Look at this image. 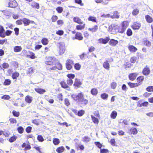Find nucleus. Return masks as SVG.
<instances>
[{"mask_svg": "<svg viewBox=\"0 0 153 153\" xmlns=\"http://www.w3.org/2000/svg\"><path fill=\"white\" fill-rule=\"evenodd\" d=\"M72 98L80 105L82 106H85L88 103V101L85 99L84 96L82 93H79L77 94H74L71 95Z\"/></svg>", "mask_w": 153, "mask_h": 153, "instance_id": "nucleus-1", "label": "nucleus"}, {"mask_svg": "<svg viewBox=\"0 0 153 153\" xmlns=\"http://www.w3.org/2000/svg\"><path fill=\"white\" fill-rule=\"evenodd\" d=\"M56 59L54 57L48 56L46 57V60L45 62L47 65L53 66L55 64Z\"/></svg>", "mask_w": 153, "mask_h": 153, "instance_id": "nucleus-2", "label": "nucleus"}, {"mask_svg": "<svg viewBox=\"0 0 153 153\" xmlns=\"http://www.w3.org/2000/svg\"><path fill=\"white\" fill-rule=\"evenodd\" d=\"M128 25V22L126 21L123 22V23L122 27L117 29V32L121 33H123L125 31Z\"/></svg>", "mask_w": 153, "mask_h": 153, "instance_id": "nucleus-3", "label": "nucleus"}, {"mask_svg": "<svg viewBox=\"0 0 153 153\" xmlns=\"http://www.w3.org/2000/svg\"><path fill=\"white\" fill-rule=\"evenodd\" d=\"M5 3H7L9 1L8 7L11 8H15L18 5V3L15 0H5Z\"/></svg>", "mask_w": 153, "mask_h": 153, "instance_id": "nucleus-4", "label": "nucleus"}, {"mask_svg": "<svg viewBox=\"0 0 153 153\" xmlns=\"http://www.w3.org/2000/svg\"><path fill=\"white\" fill-rule=\"evenodd\" d=\"M55 65L51 67H50L49 70H56L58 69L59 70H61L62 69V66L61 64L59 63H57L56 64L55 63Z\"/></svg>", "mask_w": 153, "mask_h": 153, "instance_id": "nucleus-5", "label": "nucleus"}, {"mask_svg": "<svg viewBox=\"0 0 153 153\" xmlns=\"http://www.w3.org/2000/svg\"><path fill=\"white\" fill-rule=\"evenodd\" d=\"M23 23L25 26L29 25L30 24H35V22L33 21L30 20L29 19L26 18H23Z\"/></svg>", "mask_w": 153, "mask_h": 153, "instance_id": "nucleus-6", "label": "nucleus"}, {"mask_svg": "<svg viewBox=\"0 0 153 153\" xmlns=\"http://www.w3.org/2000/svg\"><path fill=\"white\" fill-rule=\"evenodd\" d=\"M111 61L106 60L105 62H104L103 64V67L107 70H108L110 68V65L108 62H111L113 61V59H111Z\"/></svg>", "mask_w": 153, "mask_h": 153, "instance_id": "nucleus-7", "label": "nucleus"}, {"mask_svg": "<svg viewBox=\"0 0 153 153\" xmlns=\"http://www.w3.org/2000/svg\"><path fill=\"white\" fill-rule=\"evenodd\" d=\"M110 40L109 37H107L105 39L100 38L98 40V42L99 43L106 44Z\"/></svg>", "mask_w": 153, "mask_h": 153, "instance_id": "nucleus-8", "label": "nucleus"}, {"mask_svg": "<svg viewBox=\"0 0 153 153\" xmlns=\"http://www.w3.org/2000/svg\"><path fill=\"white\" fill-rule=\"evenodd\" d=\"M30 6L32 8L35 9H39L40 8L39 4L34 1L31 3Z\"/></svg>", "mask_w": 153, "mask_h": 153, "instance_id": "nucleus-9", "label": "nucleus"}, {"mask_svg": "<svg viewBox=\"0 0 153 153\" xmlns=\"http://www.w3.org/2000/svg\"><path fill=\"white\" fill-rule=\"evenodd\" d=\"M138 74V73H133L130 74L128 75L129 79L131 81L134 80L136 79Z\"/></svg>", "mask_w": 153, "mask_h": 153, "instance_id": "nucleus-10", "label": "nucleus"}, {"mask_svg": "<svg viewBox=\"0 0 153 153\" xmlns=\"http://www.w3.org/2000/svg\"><path fill=\"white\" fill-rule=\"evenodd\" d=\"M22 148H24L25 151L30 150L31 148L30 145L29 144H27L25 143H24L22 145Z\"/></svg>", "mask_w": 153, "mask_h": 153, "instance_id": "nucleus-11", "label": "nucleus"}, {"mask_svg": "<svg viewBox=\"0 0 153 153\" xmlns=\"http://www.w3.org/2000/svg\"><path fill=\"white\" fill-rule=\"evenodd\" d=\"M34 90L37 93L41 94H43L46 92L45 89L40 88H35Z\"/></svg>", "mask_w": 153, "mask_h": 153, "instance_id": "nucleus-12", "label": "nucleus"}, {"mask_svg": "<svg viewBox=\"0 0 153 153\" xmlns=\"http://www.w3.org/2000/svg\"><path fill=\"white\" fill-rule=\"evenodd\" d=\"M0 36L2 38L5 37L4 33V30L3 27L0 25Z\"/></svg>", "mask_w": 153, "mask_h": 153, "instance_id": "nucleus-13", "label": "nucleus"}, {"mask_svg": "<svg viewBox=\"0 0 153 153\" xmlns=\"http://www.w3.org/2000/svg\"><path fill=\"white\" fill-rule=\"evenodd\" d=\"M33 100V99L32 97L29 95H27L25 97V101L27 103H31L32 102Z\"/></svg>", "mask_w": 153, "mask_h": 153, "instance_id": "nucleus-14", "label": "nucleus"}, {"mask_svg": "<svg viewBox=\"0 0 153 153\" xmlns=\"http://www.w3.org/2000/svg\"><path fill=\"white\" fill-rule=\"evenodd\" d=\"M29 54L26 55V57H27L29 58L32 59H35L36 58L35 54L34 53L30 51H29Z\"/></svg>", "mask_w": 153, "mask_h": 153, "instance_id": "nucleus-15", "label": "nucleus"}, {"mask_svg": "<svg viewBox=\"0 0 153 153\" xmlns=\"http://www.w3.org/2000/svg\"><path fill=\"white\" fill-rule=\"evenodd\" d=\"M140 26V23L135 22L132 26V27L134 30H137L139 29Z\"/></svg>", "mask_w": 153, "mask_h": 153, "instance_id": "nucleus-16", "label": "nucleus"}, {"mask_svg": "<svg viewBox=\"0 0 153 153\" xmlns=\"http://www.w3.org/2000/svg\"><path fill=\"white\" fill-rule=\"evenodd\" d=\"M75 38L79 40H82L83 37L80 33H76L75 34Z\"/></svg>", "mask_w": 153, "mask_h": 153, "instance_id": "nucleus-17", "label": "nucleus"}, {"mask_svg": "<svg viewBox=\"0 0 153 153\" xmlns=\"http://www.w3.org/2000/svg\"><path fill=\"white\" fill-rule=\"evenodd\" d=\"M74 64L73 61L71 59L68 60V70H69L72 68V65Z\"/></svg>", "mask_w": 153, "mask_h": 153, "instance_id": "nucleus-18", "label": "nucleus"}, {"mask_svg": "<svg viewBox=\"0 0 153 153\" xmlns=\"http://www.w3.org/2000/svg\"><path fill=\"white\" fill-rule=\"evenodd\" d=\"M118 43V42L117 40L112 39L110 40L109 43L110 45L114 46H116Z\"/></svg>", "mask_w": 153, "mask_h": 153, "instance_id": "nucleus-19", "label": "nucleus"}, {"mask_svg": "<svg viewBox=\"0 0 153 153\" xmlns=\"http://www.w3.org/2000/svg\"><path fill=\"white\" fill-rule=\"evenodd\" d=\"M143 74L145 75H149L150 73V70L148 68H145L143 71Z\"/></svg>", "mask_w": 153, "mask_h": 153, "instance_id": "nucleus-20", "label": "nucleus"}, {"mask_svg": "<svg viewBox=\"0 0 153 153\" xmlns=\"http://www.w3.org/2000/svg\"><path fill=\"white\" fill-rule=\"evenodd\" d=\"M19 76V73L17 71H15L12 74V78L13 79H16Z\"/></svg>", "mask_w": 153, "mask_h": 153, "instance_id": "nucleus-21", "label": "nucleus"}, {"mask_svg": "<svg viewBox=\"0 0 153 153\" xmlns=\"http://www.w3.org/2000/svg\"><path fill=\"white\" fill-rule=\"evenodd\" d=\"M74 21L77 23L82 24L83 22L81 19L78 17H74L73 18Z\"/></svg>", "mask_w": 153, "mask_h": 153, "instance_id": "nucleus-22", "label": "nucleus"}, {"mask_svg": "<svg viewBox=\"0 0 153 153\" xmlns=\"http://www.w3.org/2000/svg\"><path fill=\"white\" fill-rule=\"evenodd\" d=\"M64 150V148L63 146H61L58 147L56 149V151L58 153H61L63 152Z\"/></svg>", "mask_w": 153, "mask_h": 153, "instance_id": "nucleus-23", "label": "nucleus"}, {"mask_svg": "<svg viewBox=\"0 0 153 153\" xmlns=\"http://www.w3.org/2000/svg\"><path fill=\"white\" fill-rule=\"evenodd\" d=\"M49 42L48 39L45 38H43L41 40V42L44 45H47Z\"/></svg>", "mask_w": 153, "mask_h": 153, "instance_id": "nucleus-24", "label": "nucleus"}, {"mask_svg": "<svg viewBox=\"0 0 153 153\" xmlns=\"http://www.w3.org/2000/svg\"><path fill=\"white\" fill-rule=\"evenodd\" d=\"M145 18L147 22L149 23H151L153 21L152 18L149 15H146Z\"/></svg>", "mask_w": 153, "mask_h": 153, "instance_id": "nucleus-25", "label": "nucleus"}, {"mask_svg": "<svg viewBox=\"0 0 153 153\" xmlns=\"http://www.w3.org/2000/svg\"><path fill=\"white\" fill-rule=\"evenodd\" d=\"M11 83V81L10 79H5L3 82V85H9Z\"/></svg>", "mask_w": 153, "mask_h": 153, "instance_id": "nucleus-26", "label": "nucleus"}, {"mask_svg": "<svg viewBox=\"0 0 153 153\" xmlns=\"http://www.w3.org/2000/svg\"><path fill=\"white\" fill-rule=\"evenodd\" d=\"M118 15V13L117 11H114L113 12V15L111 16H110V17H111L112 19H114L115 18H119V16Z\"/></svg>", "mask_w": 153, "mask_h": 153, "instance_id": "nucleus-27", "label": "nucleus"}, {"mask_svg": "<svg viewBox=\"0 0 153 153\" xmlns=\"http://www.w3.org/2000/svg\"><path fill=\"white\" fill-rule=\"evenodd\" d=\"M144 44L147 47H150L151 45V42L148 41L146 39H145L143 40Z\"/></svg>", "mask_w": 153, "mask_h": 153, "instance_id": "nucleus-28", "label": "nucleus"}, {"mask_svg": "<svg viewBox=\"0 0 153 153\" xmlns=\"http://www.w3.org/2000/svg\"><path fill=\"white\" fill-rule=\"evenodd\" d=\"M98 91L97 89L94 88L91 89V93L92 95L94 96H96L98 93Z\"/></svg>", "mask_w": 153, "mask_h": 153, "instance_id": "nucleus-29", "label": "nucleus"}, {"mask_svg": "<svg viewBox=\"0 0 153 153\" xmlns=\"http://www.w3.org/2000/svg\"><path fill=\"white\" fill-rule=\"evenodd\" d=\"M130 132L131 134H136L137 133V130L135 128H132L130 130Z\"/></svg>", "mask_w": 153, "mask_h": 153, "instance_id": "nucleus-30", "label": "nucleus"}, {"mask_svg": "<svg viewBox=\"0 0 153 153\" xmlns=\"http://www.w3.org/2000/svg\"><path fill=\"white\" fill-rule=\"evenodd\" d=\"M22 49V48L21 46H16L14 48V51L15 52H17L20 51Z\"/></svg>", "mask_w": 153, "mask_h": 153, "instance_id": "nucleus-31", "label": "nucleus"}, {"mask_svg": "<svg viewBox=\"0 0 153 153\" xmlns=\"http://www.w3.org/2000/svg\"><path fill=\"white\" fill-rule=\"evenodd\" d=\"M128 48L131 51L135 52L137 50L136 47L132 45L129 46Z\"/></svg>", "mask_w": 153, "mask_h": 153, "instance_id": "nucleus-32", "label": "nucleus"}, {"mask_svg": "<svg viewBox=\"0 0 153 153\" xmlns=\"http://www.w3.org/2000/svg\"><path fill=\"white\" fill-rule=\"evenodd\" d=\"M18 132L20 134H22L24 131V128L22 126H19L17 128Z\"/></svg>", "mask_w": 153, "mask_h": 153, "instance_id": "nucleus-33", "label": "nucleus"}, {"mask_svg": "<svg viewBox=\"0 0 153 153\" xmlns=\"http://www.w3.org/2000/svg\"><path fill=\"white\" fill-rule=\"evenodd\" d=\"M117 115V113L115 111H113L111 114V117L113 119L116 118Z\"/></svg>", "mask_w": 153, "mask_h": 153, "instance_id": "nucleus-34", "label": "nucleus"}, {"mask_svg": "<svg viewBox=\"0 0 153 153\" xmlns=\"http://www.w3.org/2000/svg\"><path fill=\"white\" fill-rule=\"evenodd\" d=\"M139 12L138 9L137 8H135L134 9L132 12V14L133 16H136L137 15Z\"/></svg>", "mask_w": 153, "mask_h": 153, "instance_id": "nucleus-35", "label": "nucleus"}, {"mask_svg": "<svg viewBox=\"0 0 153 153\" xmlns=\"http://www.w3.org/2000/svg\"><path fill=\"white\" fill-rule=\"evenodd\" d=\"M17 137L15 135L11 137L9 139V141L10 142L12 143L15 141L17 139Z\"/></svg>", "mask_w": 153, "mask_h": 153, "instance_id": "nucleus-36", "label": "nucleus"}, {"mask_svg": "<svg viewBox=\"0 0 153 153\" xmlns=\"http://www.w3.org/2000/svg\"><path fill=\"white\" fill-rule=\"evenodd\" d=\"M53 141L54 145H58L60 143L59 139L57 138H54L53 140Z\"/></svg>", "mask_w": 153, "mask_h": 153, "instance_id": "nucleus-37", "label": "nucleus"}, {"mask_svg": "<svg viewBox=\"0 0 153 153\" xmlns=\"http://www.w3.org/2000/svg\"><path fill=\"white\" fill-rule=\"evenodd\" d=\"M91 118H92V121L93 122L97 124L98 123V119L95 117L94 116H93L91 115Z\"/></svg>", "mask_w": 153, "mask_h": 153, "instance_id": "nucleus-38", "label": "nucleus"}, {"mask_svg": "<svg viewBox=\"0 0 153 153\" xmlns=\"http://www.w3.org/2000/svg\"><path fill=\"white\" fill-rule=\"evenodd\" d=\"M98 26L97 25H95L94 26V27L93 28H89L88 29V30L89 31H91L92 32H95L97 31V30L98 29Z\"/></svg>", "mask_w": 153, "mask_h": 153, "instance_id": "nucleus-39", "label": "nucleus"}, {"mask_svg": "<svg viewBox=\"0 0 153 153\" xmlns=\"http://www.w3.org/2000/svg\"><path fill=\"white\" fill-rule=\"evenodd\" d=\"M108 97V95L106 93L102 94L101 95V98L103 100H106Z\"/></svg>", "mask_w": 153, "mask_h": 153, "instance_id": "nucleus-40", "label": "nucleus"}, {"mask_svg": "<svg viewBox=\"0 0 153 153\" xmlns=\"http://www.w3.org/2000/svg\"><path fill=\"white\" fill-rule=\"evenodd\" d=\"M12 114L13 116L15 117H18L19 116L20 113L19 112L16 111L15 110H13L12 111Z\"/></svg>", "mask_w": 153, "mask_h": 153, "instance_id": "nucleus-41", "label": "nucleus"}, {"mask_svg": "<svg viewBox=\"0 0 153 153\" xmlns=\"http://www.w3.org/2000/svg\"><path fill=\"white\" fill-rule=\"evenodd\" d=\"M81 85V82L78 80L77 79H75V81L74 85L75 86L78 87Z\"/></svg>", "mask_w": 153, "mask_h": 153, "instance_id": "nucleus-42", "label": "nucleus"}, {"mask_svg": "<svg viewBox=\"0 0 153 153\" xmlns=\"http://www.w3.org/2000/svg\"><path fill=\"white\" fill-rule=\"evenodd\" d=\"M9 121L11 124H16L17 123L16 119L15 118H10L9 119Z\"/></svg>", "mask_w": 153, "mask_h": 153, "instance_id": "nucleus-43", "label": "nucleus"}, {"mask_svg": "<svg viewBox=\"0 0 153 153\" xmlns=\"http://www.w3.org/2000/svg\"><path fill=\"white\" fill-rule=\"evenodd\" d=\"M12 32H13L12 31L7 30L5 31V33H4L5 36H9L11 34Z\"/></svg>", "mask_w": 153, "mask_h": 153, "instance_id": "nucleus-44", "label": "nucleus"}, {"mask_svg": "<svg viewBox=\"0 0 153 153\" xmlns=\"http://www.w3.org/2000/svg\"><path fill=\"white\" fill-rule=\"evenodd\" d=\"M1 98L5 100H9L10 98V97L7 95H5L2 96Z\"/></svg>", "mask_w": 153, "mask_h": 153, "instance_id": "nucleus-45", "label": "nucleus"}, {"mask_svg": "<svg viewBox=\"0 0 153 153\" xmlns=\"http://www.w3.org/2000/svg\"><path fill=\"white\" fill-rule=\"evenodd\" d=\"M74 68L77 70H79L81 68V65L79 63H76L75 64L74 66Z\"/></svg>", "mask_w": 153, "mask_h": 153, "instance_id": "nucleus-46", "label": "nucleus"}, {"mask_svg": "<svg viewBox=\"0 0 153 153\" xmlns=\"http://www.w3.org/2000/svg\"><path fill=\"white\" fill-rule=\"evenodd\" d=\"M85 113V111L83 110H81L78 111L77 114L79 116H82Z\"/></svg>", "mask_w": 153, "mask_h": 153, "instance_id": "nucleus-47", "label": "nucleus"}, {"mask_svg": "<svg viewBox=\"0 0 153 153\" xmlns=\"http://www.w3.org/2000/svg\"><path fill=\"white\" fill-rule=\"evenodd\" d=\"M58 16L56 15H53L51 18L52 22H55L58 19Z\"/></svg>", "mask_w": 153, "mask_h": 153, "instance_id": "nucleus-48", "label": "nucleus"}, {"mask_svg": "<svg viewBox=\"0 0 153 153\" xmlns=\"http://www.w3.org/2000/svg\"><path fill=\"white\" fill-rule=\"evenodd\" d=\"M11 64L13 66L16 68L18 67V63L16 61H13L12 62Z\"/></svg>", "mask_w": 153, "mask_h": 153, "instance_id": "nucleus-49", "label": "nucleus"}, {"mask_svg": "<svg viewBox=\"0 0 153 153\" xmlns=\"http://www.w3.org/2000/svg\"><path fill=\"white\" fill-rule=\"evenodd\" d=\"M15 32V34L16 36H18L19 34V29L18 27H15L14 29Z\"/></svg>", "mask_w": 153, "mask_h": 153, "instance_id": "nucleus-50", "label": "nucleus"}, {"mask_svg": "<svg viewBox=\"0 0 153 153\" xmlns=\"http://www.w3.org/2000/svg\"><path fill=\"white\" fill-rule=\"evenodd\" d=\"M32 129V127L31 126H28L26 128L25 131L27 133H30Z\"/></svg>", "mask_w": 153, "mask_h": 153, "instance_id": "nucleus-51", "label": "nucleus"}, {"mask_svg": "<svg viewBox=\"0 0 153 153\" xmlns=\"http://www.w3.org/2000/svg\"><path fill=\"white\" fill-rule=\"evenodd\" d=\"M33 73V70L32 67L28 68L27 72V74L30 75Z\"/></svg>", "mask_w": 153, "mask_h": 153, "instance_id": "nucleus-52", "label": "nucleus"}, {"mask_svg": "<svg viewBox=\"0 0 153 153\" xmlns=\"http://www.w3.org/2000/svg\"><path fill=\"white\" fill-rule=\"evenodd\" d=\"M113 28V31H112L111 33L114 34L116 33V32H117V29H118V26L114 25V28Z\"/></svg>", "mask_w": 153, "mask_h": 153, "instance_id": "nucleus-53", "label": "nucleus"}, {"mask_svg": "<svg viewBox=\"0 0 153 153\" xmlns=\"http://www.w3.org/2000/svg\"><path fill=\"white\" fill-rule=\"evenodd\" d=\"M144 77L143 76H140L138 77L137 79V80L138 82L140 83L143 80Z\"/></svg>", "mask_w": 153, "mask_h": 153, "instance_id": "nucleus-54", "label": "nucleus"}, {"mask_svg": "<svg viewBox=\"0 0 153 153\" xmlns=\"http://www.w3.org/2000/svg\"><path fill=\"white\" fill-rule=\"evenodd\" d=\"M126 34L128 36H130L132 35V32L131 30L130 29H128L126 32Z\"/></svg>", "mask_w": 153, "mask_h": 153, "instance_id": "nucleus-55", "label": "nucleus"}, {"mask_svg": "<svg viewBox=\"0 0 153 153\" xmlns=\"http://www.w3.org/2000/svg\"><path fill=\"white\" fill-rule=\"evenodd\" d=\"M2 66L4 69H7L9 67V65L8 63L4 62L2 64Z\"/></svg>", "mask_w": 153, "mask_h": 153, "instance_id": "nucleus-56", "label": "nucleus"}, {"mask_svg": "<svg viewBox=\"0 0 153 153\" xmlns=\"http://www.w3.org/2000/svg\"><path fill=\"white\" fill-rule=\"evenodd\" d=\"M38 140L40 142H43L44 140L42 136L41 135H39L37 137Z\"/></svg>", "mask_w": 153, "mask_h": 153, "instance_id": "nucleus-57", "label": "nucleus"}, {"mask_svg": "<svg viewBox=\"0 0 153 153\" xmlns=\"http://www.w3.org/2000/svg\"><path fill=\"white\" fill-rule=\"evenodd\" d=\"M83 141L85 142H88L89 141L90 139L88 136H85L83 138Z\"/></svg>", "mask_w": 153, "mask_h": 153, "instance_id": "nucleus-58", "label": "nucleus"}, {"mask_svg": "<svg viewBox=\"0 0 153 153\" xmlns=\"http://www.w3.org/2000/svg\"><path fill=\"white\" fill-rule=\"evenodd\" d=\"M85 24L83 25H77L76 26V29L78 30H82L85 28Z\"/></svg>", "mask_w": 153, "mask_h": 153, "instance_id": "nucleus-59", "label": "nucleus"}, {"mask_svg": "<svg viewBox=\"0 0 153 153\" xmlns=\"http://www.w3.org/2000/svg\"><path fill=\"white\" fill-rule=\"evenodd\" d=\"M56 10L58 13H61L63 11V8L62 7H59L56 8Z\"/></svg>", "mask_w": 153, "mask_h": 153, "instance_id": "nucleus-60", "label": "nucleus"}, {"mask_svg": "<svg viewBox=\"0 0 153 153\" xmlns=\"http://www.w3.org/2000/svg\"><path fill=\"white\" fill-rule=\"evenodd\" d=\"M60 85L61 87L64 88H67V85L63 81H62L60 82Z\"/></svg>", "mask_w": 153, "mask_h": 153, "instance_id": "nucleus-61", "label": "nucleus"}, {"mask_svg": "<svg viewBox=\"0 0 153 153\" xmlns=\"http://www.w3.org/2000/svg\"><path fill=\"white\" fill-rule=\"evenodd\" d=\"M23 22V19L18 20L16 21V24L17 25H20L22 24Z\"/></svg>", "mask_w": 153, "mask_h": 153, "instance_id": "nucleus-62", "label": "nucleus"}, {"mask_svg": "<svg viewBox=\"0 0 153 153\" xmlns=\"http://www.w3.org/2000/svg\"><path fill=\"white\" fill-rule=\"evenodd\" d=\"M32 123L36 124V125L38 126L39 125V119H36L32 120Z\"/></svg>", "mask_w": 153, "mask_h": 153, "instance_id": "nucleus-63", "label": "nucleus"}, {"mask_svg": "<svg viewBox=\"0 0 153 153\" xmlns=\"http://www.w3.org/2000/svg\"><path fill=\"white\" fill-rule=\"evenodd\" d=\"M146 90L149 92L153 91V86H149L146 88Z\"/></svg>", "mask_w": 153, "mask_h": 153, "instance_id": "nucleus-64", "label": "nucleus"}]
</instances>
